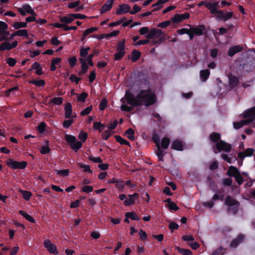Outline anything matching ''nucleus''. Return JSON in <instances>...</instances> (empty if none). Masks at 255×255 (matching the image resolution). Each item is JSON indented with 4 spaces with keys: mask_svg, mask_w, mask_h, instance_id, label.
Wrapping results in <instances>:
<instances>
[{
    "mask_svg": "<svg viewBox=\"0 0 255 255\" xmlns=\"http://www.w3.org/2000/svg\"><path fill=\"white\" fill-rule=\"evenodd\" d=\"M125 98L128 105L135 107L142 106L148 107L154 105L157 101L155 92L149 87L146 89L140 90L136 95L129 91H127Z\"/></svg>",
    "mask_w": 255,
    "mask_h": 255,
    "instance_id": "f257e3e1",
    "label": "nucleus"
},
{
    "mask_svg": "<svg viewBox=\"0 0 255 255\" xmlns=\"http://www.w3.org/2000/svg\"><path fill=\"white\" fill-rule=\"evenodd\" d=\"M242 117L246 119L233 123L235 129H239L255 120V106L245 111L242 114Z\"/></svg>",
    "mask_w": 255,
    "mask_h": 255,
    "instance_id": "f03ea898",
    "label": "nucleus"
},
{
    "mask_svg": "<svg viewBox=\"0 0 255 255\" xmlns=\"http://www.w3.org/2000/svg\"><path fill=\"white\" fill-rule=\"evenodd\" d=\"M145 37L148 39L152 40L151 45L160 44L165 40L164 33L161 29L155 28L150 29L149 32L145 35Z\"/></svg>",
    "mask_w": 255,
    "mask_h": 255,
    "instance_id": "7ed1b4c3",
    "label": "nucleus"
},
{
    "mask_svg": "<svg viewBox=\"0 0 255 255\" xmlns=\"http://www.w3.org/2000/svg\"><path fill=\"white\" fill-rule=\"evenodd\" d=\"M9 35V32L7 30L0 31V41H6L0 44V51L10 50L17 46L18 42L17 41H14L11 43L8 42L7 36Z\"/></svg>",
    "mask_w": 255,
    "mask_h": 255,
    "instance_id": "20e7f679",
    "label": "nucleus"
},
{
    "mask_svg": "<svg viewBox=\"0 0 255 255\" xmlns=\"http://www.w3.org/2000/svg\"><path fill=\"white\" fill-rule=\"evenodd\" d=\"M225 204L228 207V212H232L234 214L237 213L240 206L239 202L230 195L226 197L225 200Z\"/></svg>",
    "mask_w": 255,
    "mask_h": 255,
    "instance_id": "39448f33",
    "label": "nucleus"
},
{
    "mask_svg": "<svg viewBox=\"0 0 255 255\" xmlns=\"http://www.w3.org/2000/svg\"><path fill=\"white\" fill-rule=\"evenodd\" d=\"M65 138L66 141L70 144L71 148L75 152H77L82 146V142L77 141L76 137L74 135L66 134Z\"/></svg>",
    "mask_w": 255,
    "mask_h": 255,
    "instance_id": "423d86ee",
    "label": "nucleus"
},
{
    "mask_svg": "<svg viewBox=\"0 0 255 255\" xmlns=\"http://www.w3.org/2000/svg\"><path fill=\"white\" fill-rule=\"evenodd\" d=\"M214 152L217 153V152L224 151L226 152H230L231 150V146L230 144L225 142L223 140H220L217 142L215 148H213Z\"/></svg>",
    "mask_w": 255,
    "mask_h": 255,
    "instance_id": "0eeeda50",
    "label": "nucleus"
},
{
    "mask_svg": "<svg viewBox=\"0 0 255 255\" xmlns=\"http://www.w3.org/2000/svg\"><path fill=\"white\" fill-rule=\"evenodd\" d=\"M17 10L22 16L25 15L26 13L31 14L32 15H36L34 10L28 4H24L21 7H18Z\"/></svg>",
    "mask_w": 255,
    "mask_h": 255,
    "instance_id": "6e6552de",
    "label": "nucleus"
},
{
    "mask_svg": "<svg viewBox=\"0 0 255 255\" xmlns=\"http://www.w3.org/2000/svg\"><path fill=\"white\" fill-rule=\"evenodd\" d=\"M7 164L13 169H23L26 167L27 162L25 161L19 162L10 159L8 162H7Z\"/></svg>",
    "mask_w": 255,
    "mask_h": 255,
    "instance_id": "1a4fd4ad",
    "label": "nucleus"
},
{
    "mask_svg": "<svg viewBox=\"0 0 255 255\" xmlns=\"http://www.w3.org/2000/svg\"><path fill=\"white\" fill-rule=\"evenodd\" d=\"M43 245L50 254L58 255V252L55 245L52 244L49 239H46L43 242Z\"/></svg>",
    "mask_w": 255,
    "mask_h": 255,
    "instance_id": "9d476101",
    "label": "nucleus"
},
{
    "mask_svg": "<svg viewBox=\"0 0 255 255\" xmlns=\"http://www.w3.org/2000/svg\"><path fill=\"white\" fill-rule=\"evenodd\" d=\"M217 13L218 15L216 16V18L219 20L224 21L229 20L233 16V13L232 11H228L226 13H224L223 11L219 10Z\"/></svg>",
    "mask_w": 255,
    "mask_h": 255,
    "instance_id": "9b49d317",
    "label": "nucleus"
},
{
    "mask_svg": "<svg viewBox=\"0 0 255 255\" xmlns=\"http://www.w3.org/2000/svg\"><path fill=\"white\" fill-rule=\"evenodd\" d=\"M64 115L66 119L75 118L76 117L75 113H73L72 106L70 103H67L64 107Z\"/></svg>",
    "mask_w": 255,
    "mask_h": 255,
    "instance_id": "f8f14e48",
    "label": "nucleus"
},
{
    "mask_svg": "<svg viewBox=\"0 0 255 255\" xmlns=\"http://www.w3.org/2000/svg\"><path fill=\"white\" fill-rule=\"evenodd\" d=\"M190 29L195 35L198 36H201L203 35L206 30L205 27L202 25L195 27L190 25Z\"/></svg>",
    "mask_w": 255,
    "mask_h": 255,
    "instance_id": "ddd939ff",
    "label": "nucleus"
},
{
    "mask_svg": "<svg viewBox=\"0 0 255 255\" xmlns=\"http://www.w3.org/2000/svg\"><path fill=\"white\" fill-rule=\"evenodd\" d=\"M130 7L128 4H123L120 5L117 8L116 14L117 15H121L127 12H129Z\"/></svg>",
    "mask_w": 255,
    "mask_h": 255,
    "instance_id": "4468645a",
    "label": "nucleus"
},
{
    "mask_svg": "<svg viewBox=\"0 0 255 255\" xmlns=\"http://www.w3.org/2000/svg\"><path fill=\"white\" fill-rule=\"evenodd\" d=\"M128 199L124 201V205L126 206H129L135 203L136 199L139 197V194L137 193H134L131 195H128Z\"/></svg>",
    "mask_w": 255,
    "mask_h": 255,
    "instance_id": "2eb2a0df",
    "label": "nucleus"
},
{
    "mask_svg": "<svg viewBox=\"0 0 255 255\" xmlns=\"http://www.w3.org/2000/svg\"><path fill=\"white\" fill-rule=\"evenodd\" d=\"M190 14L188 12H185L183 14H175L172 18V21L173 22L178 23L182 21L183 20L189 18Z\"/></svg>",
    "mask_w": 255,
    "mask_h": 255,
    "instance_id": "dca6fc26",
    "label": "nucleus"
},
{
    "mask_svg": "<svg viewBox=\"0 0 255 255\" xmlns=\"http://www.w3.org/2000/svg\"><path fill=\"white\" fill-rule=\"evenodd\" d=\"M255 152V150L253 148H247L243 152H240L238 153V157L244 159L245 157L252 156Z\"/></svg>",
    "mask_w": 255,
    "mask_h": 255,
    "instance_id": "f3484780",
    "label": "nucleus"
},
{
    "mask_svg": "<svg viewBox=\"0 0 255 255\" xmlns=\"http://www.w3.org/2000/svg\"><path fill=\"white\" fill-rule=\"evenodd\" d=\"M244 239V236L242 235H238L235 239H234L231 243L230 246L231 248H235L241 243H242Z\"/></svg>",
    "mask_w": 255,
    "mask_h": 255,
    "instance_id": "a211bd4d",
    "label": "nucleus"
},
{
    "mask_svg": "<svg viewBox=\"0 0 255 255\" xmlns=\"http://www.w3.org/2000/svg\"><path fill=\"white\" fill-rule=\"evenodd\" d=\"M63 98L60 97H55L51 98L48 101V105L50 106L60 105L63 103Z\"/></svg>",
    "mask_w": 255,
    "mask_h": 255,
    "instance_id": "6ab92c4d",
    "label": "nucleus"
},
{
    "mask_svg": "<svg viewBox=\"0 0 255 255\" xmlns=\"http://www.w3.org/2000/svg\"><path fill=\"white\" fill-rule=\"evenodd\" d=\"M80 4V1L76 0L74 2H72L67 3V7L69 9L76 8L75 11H79L81 10V9H83V6H79Z\"/></svg>",
    "mask_w": 255,
    "mask_h": 255,
    "instance_id": "aec40b11",
    "label": "nucleus"
},
{
    "mask_svg": "<svg viewBox=\"0 0 255 255\" xmlns=\"http://www.w3.org/2000/svg\"><path fill=\"white\" fill-rule=\"evenodd\" d=\"M114 0H108L101 9V13H103L110 10L113 5Z\"/></svg>",
    "mask_w": 255,
    "mask_h": 255,
    "instance_id": "412c9836",
    "label": "nucleus"
},
{
    "mask_svg": "<svg viewBox=\"0 0 255 255\" xmlns=\"http://www.w3.org/2000/svg\"><path fill=\"white\" fill-rule=\"evenodd\" d=\"M73 13H70L66 16H59V20L63 24H69L74 21Z\"/></svg>",
    "mask_w": 255,
    "mask_h": 255,
    "instance_id": "4be33fe9",
    "label": "nucleus"
},
{
    "mask_svg": "<svg viewBox=\"0 0 255 255\" xmlns=\"http://www.w3.org/2000/svg\"><path fill=\"white\" fill-rule=\"evenodd\" d=\"M218 5V2H207L206 7L210 10V12L212 14H216L218 12V10L217 9V6Z\"/></svg>",
    "mask_w": 255,
    "mask_h": 255,
    "instance_id": "5701e85b",
    "label": "nucleus"
},
{
    "mask_svg": "<svg viewBox=\"0 0 255 255\" xmlns=\"http://www.w3.org/2000/svg\"><path fill=\"white\" fill-rule=\"evenodd\" d=\"M240 172L239 169L235 166H230L226 173V174L230 177H235Z\"/></svg>",
    "mask_w": 255,
    "mask_h": 255,
    "instance_id": "b1692460",
    "label": "nucleus"
},
{
    "mask_svg": "<svg viewBox=\"0 0 255 255\" xmlns=\"http://www.w3.org/2000/svg\"><path fill=\"white\" fill-rule=\"evenodd\" d=\"M242 47L240 45H236L231 47L228 51V55L232 57L236 53L239 52L242 50Z\"/></svg>",
    "mask_w": 255,
    "mask_h": 255,
    "instance_id": "393cba45",
    "label": "nucleus"
},
{
    "mask_svg": "<svg viewBox=\"0 0 255 255\" xmlns=\"http://www.w3.org/2000/svg\"><path fill=\"white\" fill-rule=\"evenodd\" d=\"M171 148L176 150H182L183 149V143L180 140H175L171 144Z\"/></svg>",
    "mask_w": 255,
    "mask_h": 255,
    "instance_id": "a878e982",
    "label": "nucleus"
},
{
    "mask_svg": "<svg viewBox=\"0 0 255 255\" xmlns=\"http://www.w3.org/2000/svg\"><path fill=\"white\" fill-rule=\"evenodd\" d=\"M239 79L236 76L231 75L229 77L228 84L231 87H235L239 85Z\"/></svg>",
    "mask_w": 255,
    "mask_h": 255,
    "instance_id": "bb28decb",
    "label": "nucleus"
},
{
    "mask_svg": "<svg viewBox=\"0 0 255 255\" xmlns=\"http://www.w3.org/2000/svg\"><path fill=\"white\" fill-rule=\"evenodd\" d=\"M210 72L208 69L201 70L200 71V77L201 80L205 82L209 78Z\"/></svg>",
    "mask_w": 255,
    "mask_h": 255,
    "instance_id": "cd10ccee",
    "label": "nucleus"
},
{
    "mask_svg": "<svg viewBox=\"0 0 255 255\" xmlns=\"http://www.w3.org/2000/svg\"><path fill=\"white\" fill-rule=\"evenodd\" d=\"M79 61L81 64V71L80 72V74L82 75L87 72L88 69V66L86 64V59L84 58H80Z\"/></svg>",
    "mask_w": 255,
    "mask_h": 255,
    "instance_id": "c85d7f7f",
    "label": "nucleus"
},
{
    "mask_svg": "<svg viewBox=\"0 0 255 255\" xmlns=\"http://www.w3.org/2000/svg\"><path fill=\"white\" fill-rule=\"evenodd\" d=\"M209 138L211 142H218L221 138V134L218 132H213L209 135Z\"/></svg>",
    "mask_w": 255,
    "mask_h": 255,
    "instance_id": "c756f323",
    "label": "nucleus"
},
{
    "mask_svg": "<svg viewBox=\"0 0 255 255\" xmlns=\"http://www.w3.org/2000/svg\"><path fill=\"white\" fill-rule=\"evenodd\" d=\"M30 70H35V73L37 75H41L43 74L40 65L37 62H34Z\"/></svg>",
    "mask_w": 255,
    "mask_h": 255,
    "instance_id": "7c9ffc66",
    "label": "nucleus"
},
{
    "mask_svg": "<svg viewBox=\"0 0 255 255\" xmlns=\"http://www.w3.org/2000/svg\"><path fill=\"white\" fill-rule=\"evenodd\" d=\"M27 26V23L25 22L17 21L14 22L12 24V27L14 29H19L20 28H25Z\"/></svg>",
    "mask_w": 255,
    "mask_h": 255,
    "instance_id": "2f4dec72",
    "label": "nucleus"
},
{
    "mask_svg": "<svg viewBox=\"0 0 255 255\" xmlns=\"http://www.w3.org/2000/svg\"><path fill=\"white\" fill-rule=\"evenodd\" d=\"M170 139L168 137H164L161 139V143H160V147L166 149L170 143Z\"/></svg>",
    "mask_w": 255,
    "mask_h": 255,
    "instance_id": "473e14b6",
    "label": "nucleus"
},
{
    "mask_svg": "<svg viewBox=\"0 0 255 255\" xmlns=\"http://www.w3.org/2000/svg\"><path fill=\"white\" fill-rule=\"evenodd\" d=\"M97 30V28L95 27H91L86 29L82 34L81 38L82 41H83V40L86 38V36L90 34V33H92V32L96 31Z\"/></svg>",
    "mask_w": 255,
    "mask_h": 255,
    "instance_id": "72a5a7b5",
    "label": "nucleus"
},
{
    "mask_svg": "<svg viewBox=\"0 0 255 255\" xmlns=\"http://www.w3.org/2000/svg\"><path fill=\"white\" fill-rule=\"evenodd\" d=\"M167 0H159L158 1L152 5V7H154L152 11L157 10L163 7V4L166 2Z\"/></svg>",
    "mask_w": 255,
    "mask_h": 255,
    "instance_id": "f704fd0d",
    "label": "nucleus"
},
{
    "mask_svg": "<svg viewBox=\"0 0 255 255\" xmlns=\"http://www.w3.org/2000/svg\"><path fill=\"white\" fill-rule=\"evenodd\" d=\"M19 213L20 215L22 216L23 217L25 218V219L27 220L28 221L31 222V223H34L35 220L33 219V218L29 215V214H27L25 212L22 211V210H19Z\"/></svg>",
    "mask_w": 255,
    "mask_h": 255,
    "instance_id": "c9c22d12",
    "label": "nucleus"
},
{
    "mask_svg": "<svg viewBox=\"0 0 255 255\" xmlns=\"http://www.w3.org/2000/svg\"><path fill=\"white\" fill-rule=\"evenodd\" d=\"M140 52L137 50H133L132 52L131 59L132 61L135 62L140 57Z\"/></svg>",
    "mask_w": 255,
    "mask_h": 255,
    "instance_id": "e433bc0d",
    "label": "nucleus"
},
{
    "mask_svg": "<svg viewBox=\"0 0 255 255\" xmlns=\"http://www.w3.org/2000/svg\"><path fill=\"white\" fill-rule=\"evenodd\" d=\"M61 58H56L54 59L51 63L50 66V70L52 71H54L56 69V67L55 66L56 65L58 64L61 62Z\"/></svg>",
    "mask_w": 255,
    "mask_h": 255,
    "instance_id": "4c0bfd02",
    "label": "nucleus"
},
{
    "mask_svg": "<svg viewBox=\"0 0 255 255\" xmlns=\"http://www.w3.org/2000/svg\"><path fill=\"white\" fill-rule=\"evenodd\" d=\"M29 83L34 85L35 86L40 87H44L45 85V82L43 80H33L29 81Z\"/></svg>",
    "mask_w": 255,
    "mask_h": 255,
    "instance_id": "58836bf2",
    "label": "nucleus"
},
{
    "mask_svg": "<svg viewBox=\"0 0 255 255\" xmlns=\"http://www.w3.org/2000/svg\"><path fill=\"white\" fill-rule=\"evenodd\" d=\"M134 134V131L132 128H128L126 131V134L127 135L128 138L131 141L135 139Z\"/></svg>",
    "mask_w": 255,
    "mask_h": 255,
    "instance_id": "ea45409f",
    "label": "nucleus"
},
{
    "mask_svg": "<svg viewBox=\"0 0 255 255\" xmlns=\"http://www.w3.org/2000/svg\"><path fill=\"white\" fill-rule=\"evenodd\" d=\"M126 217L129 218L132 220H138L139 217L137 216L136 213L134 212H127L126 213Z\"/></svg>",
    "mask_w": 255,
    "mask_h": 255,
    "instance_id": "a19ab883",
    "label": "nucleus"
},
{
    "mask_svg": "<svg viewBox=\"0 0 255 255\" xmlns=\"http://www.w3.org/2000/svg\"><path fill=\"white\" fill-rule=\"evenodd\" d=\"M176 249L179 253L183 255H192V252L189 250L181 249L179 247H177Z\"/></svg>",
    "mask_w": 255,
    "mask_h": 255,
    "instance_id": "79ce46f5",
    "label": "nucleus"
},
{
    "mask_svg": "<svg viewBox=\"0 0 255 255\" xmlns=\"http://www.w3.org/2000/svg\"><path fill=\"white\" fill-rule=\"evenodd\" d=\"M115 138L117 141L119 142L120 144L123 145H128L129 146V142L126 139H124L120 135H116Z\"/></svg>",
    "mask_w": 255,
    "mask_h": 255,
    "instance_id": "37998d69",
    "label": "nucleus"
},
{
    "mask_svg": "<svg viewBox=\"0 0 255 255\" xmlns=\"http://www.w3.org/2000/svg\"><path fill=\"white\" fill-rule=\"evenodd\" d=\"M156 154L159 160L161 161H163L165 154L164 152L161 149L160 146L157 147V150L156 152Z\"/></svg>",
    "mask_w": 255,
    "mask_h": 255,
    "instance_id": "c03bdc74",
    "label": "nucleus"
},
{
    "mask_svg": "<svg viewBox=\"0 0 255 255\" xmlns=\"http://www.w3.org/2000/svg\"><path fill=\"white\" fill-rule=\"evenodd\" d=\"M20 191L21 193L22 194L23 198L25 200L27 201L29 200L32 195V194L30 192L22 190H21Z\"/></svg>",
    "mask_w": 255,
    "mask_h": 255,
    "instance_id": "a18cd8bd",
    "label": "nucleus"
},
{
    "mask_svg": "<svg viewBox=\"0 0 255 255\" xmlns=\"http://www.w3.org/2000/svg\"><path fill=\"white\" fill-rule=\"evenodd\" d=\"M16 31L17 35L18 36H24L26 38L28 37V33L26 29H23L20 30H18Z\"/></svg>",
    "mask_w": 255,
    "mask_h": 255,
    "instance_id": "49530a36",
    "label": "nucleus"
},
{
    "mask_svg": "<svg viewBox=\"0 0 255 255\" xmlns=\"http://www.w3.org/2000/svg\"><path fill=\"white\" fill-rule=\"evenodd\" d=\"M125 39H123L122 41L118 43L117 50L120 52H125Z\"/></svg>",
    "mask_w": 255,
    "mask_h": 255,
    "instance_id": "de8ad7c7",
    "label": "nucleus"
},
{
    "mask_svg": "<svg viewBox=\"0 0 255 255\" xmlns=\"http://www.w3.org/2000/svg\"><path fill=\"white\" fill-rule=\"evenodd\" d=\"M89 50L90 48L89 47H82L80 52V56L85 58L87 56Z\"/></svg>",
    "mask_w": 255,
    "mask_h": 255,
    "instance_id": "09e8293b",
    "label": "nucleus"
},
{
    "mask_svg": "<svg viewBox=\"0 0 255 255\" xmlns=\"http://www.w3.org/2000/svg\"><path fill=\"white\" fill-rule=\"evenodd\" d=\"M73 118L68 119V120H65L63 123V127L65 128H67L71 126V125L73 124Z\"/></svg>",
    "mask_w": 255,
    "mask_h": 255,
    "instance_id": "8fccbe9b",
    "label": "nucleus"
},
{
    "mask_svg": "<svg viewBox=\"0 0 255 255\" xmlns=\"http://www.w3.org/2000/svg\"><path fill=\"white\" fill-rule=\"evenodd\" d=\"M55 171L56 174L60 175L62 176H67L69 172L68 169L55 170Z\"/></svg>",
    "mask_w": 255,
    "mask_h": 255,
    "instance_id": "3c124183",
    "label": "nucleus"
},
{
    "mask_svg": "<svg viewBox=\"0 0 255 255\" xmlns=\"http://www.w3.org/2000/svg\"><path fill=\"white\" fill-rule=\"evenodd\" d=\"M78 165L81 168H83L84 169V172H87L92 173V170L90 169V167L89 165L84 164L82 163H79Z\"/></svg>",
    "mask_w": 255,
    "mask_h": 255,
    "instance_id": "603ef678",
    "label": "nucleus"
},
{
    "mask_svg": "<svg viewBox=\"0 0 255 255\" xmlns=\"http://www.w3.org/2000/svg\"><path fill=\"white\" fill-rule=\"evenodd\" d=\"M87 136L88 135L86 132L81 131L79 133L78 137L80 140H82V141L85 142L87 138Z\"/></svg>",
    "mask_w": 255,
    "mask_h": 255,
    "instance_id": "864d4df0",
    "label": "nucleus"
},
{
    "mask_svg": "<svg viewBox=\"0 0 255 255\" xmlns=\"http://www.w3.org/2000/svg\"><path fill=\"white\" fill-rule=\"evenodd\" d=\"M93 128L94 129H98L99 131H101L103 128H105V126L100 122H95L94 123Z\"/></svg>",
    "mask_w": 255,
    "mask_h": 255,
    "instance_id": "5fc2aeb1",
    "label": "nucleus"
},
{
    "mask_svg": "<svg viewBox=\"0 0 255 255\" xmlns=\"http://www.w3.org/2000/svg\"><path fill=\"white\" fill-rule=\"evenodd\" d=\"M6 63L11 67L14 66L16 63V60L13 58L9 57L5 60Z\"/></svg>",
    "mask_w": 255,
    "mask_h": 255,
    "instance_id": "6e6d98bb",
    "label": "nucleus"
},
{
    "mask_svg": "<svg viewBox=\"0 0 255 255\" xmlns=\"http://www.w3.org/2000/svg\"><path fill=\"white\" fill-rule=\"evenodd\" d=\"M50 149L48 145L42 146L40 148V153L42 154L48 153L50 152Z\"/></svg>",
    "mask_w": 255,
    "mask_h": 255,
    "instance_id": "4d7b16f0",
    "label": "nucleus"
},
{
    "mask_svg": "<svg viewBox=\"0 0 255 255\" xmlns=\"http://www.w3.org/2000/svg\"><path fill=\"white\" fill-rule=\"evenodd\" d=\"M234 178H235V180L237 183L240 185L242 184L244 182L243 177H242L240 173H239L238 175L235 176Z\"/></svg>",
    "mask_w": 255,
    "mask_h": 255,
    "instance_id": "13d9d810",
    "label": "nucleus"
},
{
    "mask_svg": "<svg viewBox=\"0 0 255 255\" xmlns=\"http://www.w3.org/2000/svg\"><path fill=\"white\" fill-rule=\"evenodd\" d=\"M108 105L107 101L106 99H103L100 102L99 104V109L100 110L103 111L105 110Z\"/></svg>",
    "mask_w": 255,
    "mask_h": 255,
    "instance_id": "bf43d9fd",
    "label": "nucleus"
},
{
    "mask_svg": "<svg viewBox=\"0 0 255 255\" xmlns=\"http://www.w3.org/2000/svg\"><path fill=\"white\" fill-rule=\"evenodd\" d=\"M46 127V124L44 122L40 123L37 127V129L40 133L44 132Z\"/></svg>",
    "mask_w": 255,
    "mask_h": 255,
    "instance_id": "052dcab7",
    "label": "nucleus"
},
{
    "mask_svg": "<svg viewBox=\"0 0 255 255\" xmlns=\"http://www.w3.org/2000/svg\"><path fill=\"white\" fill-rule=\"evenodd\" d=\"M92 110V106H91L90 107H88L84 109L83 110H82L80 114L82 116H84L87 115L89 113H91Z\"/></svg>",
    "mask_w": 255,
    "mask_h": 255,
    "instance_id": "680f3d73",
    "label": "nucleus"
},
{
    "mask_svg": "<svg viewBox=\"0 0 255 255\" xmlns=\"http://www.w3.org/2000/svg\"><path fill=\"white\" fill-rule=\"evenodd\" d=\"M167 206L170 210H174L176 211L179 209V208L177 207L176 204L173 202H170L169 204H167Z\"/></svg>",
    "mask_w": 255,
    "mask_h": 255,
    "instance_id": "e2e57ef3",
    "label": "nucleus"
},
{
    "mask_svg": "<svg viewBox=\"0 0 255 255\" xmlns=\"http://www.w3.org/2000/svg\"><path fill=\"white\" fill-rule=\"evenodd\" d=\"M125 54V52L118 51L114 55L115 60H121Z\"/></svg>",
    "mask_w": 255,
    "mask_h": 255,
    "instance_id": "0e129e2a",
    "label": "nucleus"
},
{
    "mask_svg": "<svg viewBox=\"0 0 255 255\" xmlns=\"http://www.w3.org/2000/svg\"><path fill=\"white\" fill-rule=\"evenodd\" d=\"M93 190V188L91 186L85 185L82 188V191L86 193H90Z\"/></svg>",
    "mask_w": 255,
    "mask_h": 255,
    "instance_id": "69168bd1",
    "label": "nucleus"
},
{
    "mask_svg": "<svg viewBox=\"0 0 255 255\" xmlns=\"http://www.w3.org/2000/svg\"><path fill=\"white\" fill-rule=\"evenodd\" d=\"M112 132L110 130L105 131L102 135V138L104 140H107L111 135Z\"/></svg>",
    "mask_w": 255,
    "mask_h": 255,
    "instance_id": "338daca9",
    "label": "nucleus"
},
{
    "mask_svg": "<svg viewBox=\"0 0 255 255\" xmlns=\"http://www.w3.org/2000/svg\"><path fill=\"white\" fill-rule=\"evenodd\" d=\"M88 95L85 93H82L80 95H79L77 97V100L79 102H83L85 101Z\"/></svg>",
    "mask_w": 255,
    "mask_h": 255,
    "instance_id": "774afa93",
    "label": "nucleus"
}]
</instances>
